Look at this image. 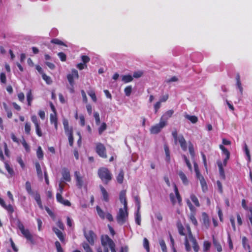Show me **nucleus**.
Masks as SVG:
<instances>
[{
  "mask_svg": "<svg viewBox=\"0 0 252 252\" xmlns=\"http://www.w3.org/2000/svg\"><path fill=\"white\" fill-rule=\"evenodd\" d=\"M195 215L196 214H190L189 216V218L190 220L191 221V222L194 225L197 226L198 222L195 218Z\"/></svg>",
  "mask_w": 252,
  "mask_h": 252,
  "instance_id": "obj_42",
  "label": "nucleus"
},
{
  "mask_svg": "<svg viewBox=\"0 0 252 252\" xmlns=\"http://www.w3.org/2000/svg\"><path fill=\"white\" fill-rule=\"evenodd\" d=\"M119 199L122 203L124 204V209H126L127 202L126 198V190H123L120 193Z\"/></svg>",
  "mask_w": 252,
  "mask_h": 252,
  "instance_id": "obj_11",
  "label": "nucleus"
},
{
  "mask_svg": "<svg viewBox=\"0 0 252 252\" xmlns=\"http://www.w3.org/2000/svg\"><path fill=\"white\" fill-rule=\"evenodd\" d=\"M185 117L188 120H189L192 124H195L198 121V118L195 116L187 115Z\"/></svg>",
  "mask_w": 252,
  "mask_h": 252,
  "instance_id": "obj_38",
  "label": "nucleus"
},
{
  "mask_svg": "<svg viewBox=\"0 0 252 252\" xmlns=\"http://www.w3.org/2000/svg\"><path fill=\"white\" fill-rule=\"evenodd\" d=\"M174 113L173 110H169L167 111L160 118V120L164 122L166 125L167 124L168 120L171 118Z\"/></svg>",
  "mask_w": 252,
  "mask_h": 252,
  "instance_id": "obj_10",
  "label": "nucleus"
},
{
  "mask_svg": "<svg viewBox=\"0 0 252 252\" xmlns=\"http://www.w3.org/2000/svg\"><path fill=\"white\" fill-rule=\"evenodd\" d=\"M17 226L19 230H20L22 234L27 239V240L33 244L34 242V240L33 239L32 235L29 229L25 228L23 224L20 220H18L17 221Z\"/></svg>",
  "mask_w": 252,
  "mask_h": 252,
  "instance_id": "obj_4",
  "label": "nucleus"
},
{
  "mask_svg": "<svg viewBox=\"0 0 252 252\" xmlns=\"http://www.w3.org/2000/svg\"><path fill=\"white\" fill-rule=\"evenodd\" d=\"M218 165L219 167L220 178L221 179L224 180L225 179V175L222 162L221 161L218 162Z\"/></svg>",
  "mask_w": 252,
  "mask_h": 252,
  "instance_id": "obj_17",
  "label": "nucleus"
},
{
  "mask_svg": "<svg viewBox=\"0 0 252 252\" xmlns=\"http://www.w3.org/2000/svg\"><path fill=\"white\" fill-rule=\"evenodd\" d=\"M42 77L47 84L49 85L52 83V80L50 77L47 76L45 73H43Z\"/></svg>",
  "mask_w": 252,
  "mask_h": 252,
  "instance_id": "obj_43",
  "label": "nucleus"
},
{
  "mask_svg": "<svg viewBox=\"0 0 252 252\" xmlns=\"http://www.w3.org/2000/svg\"><path fill=\"white\" fill-rule=\"evenodd\" d=\"M166 125V124L160 120L158 124H157L151 127L150 129V132L152 134H158L160 132L161 129Z\"/></svg>",
  "mask_w": 252,
  "mask_h": 252,
  "instance_id": "obj_8",
  "label": "nucleus"
},
{
  "mask_svg": "<svg viewBox=\"0 0 252 252\" xmlns=\"http://www.w3.org/2000/svg\"><path fill=\"white\" fill-rule=\"evenodd\" d=\"M79 75L78 71L75 69H73L71 71V73L68 74L67 75V79L69 83L70 86L74 85L75 82L74 81V79H78Z\"/></svg>",
  "mask_w": 252,
  "mask_h": 252,
  "instance_id": "obj_9",
  "label": "nucleus"
},
{
  "mask_svg": "<svg viewBox=\"0 0 252 252\" xmlns=\"http://www.w3.org/2000/svg\"><path fill=\"white\" fill-rule=\"evenodd\" d=\"M17 161L19 163L23 169L25 168V165L21 157H18L17 158Z\"/></svg>",
  "mask_w": 252,
  "mask_h": 252,
  "instance_id": "obj_62",
  "label": "nucleus"
},
{
  "mask_svg": "<svg viewBox=\"0 0 252 252\" xmlns=\"http://www.w3.org/2000/svg\"><path fill=\"white\" fill-rule=\"evenodd\" d=\"M242 243L244 249L250 251L251 247L248 243V240L246 237L244 236L242 237Z\"/></svg>",
  "mask_w": 252,
  "mask_h": 252,
  "instance_id": "obj_24",
  "label": "nucleus"
},
{
  "mask_svg": "<svg viewBox=\"0 0 252 252\" xmlns=\"http://www.w3.org/2000/svg\"><path fill=\"white\" fill-rule=\"evenodd\" d=\"M96 210L97 211V213L98 215L99 216V217L102 219H104L105 218V213L101 209V208L99 206H97L96 207Z\"/></svg>",
  "mask_w": 252,
  "mask_h": 252,
  "instance_id": "obj_31",
  "label": "nucleus"
},
{
  "mask_svg": "<svg viewBox=\"0 0 252 252\" xmlns=\"http://www.w3.org/2000/svg\"><path fill=\"white\" fill-rule=\"evenodd\" d=\"M236 79V85H237V86L238 88L239 89V91L240 92L241 94H242V93H243V88H242V85H241V81H240V76L239 73L237 74Z\"/></svg>",
  "mask_w": 252,
  "mask_h": 252,
  "instance_id": "obj_25",
  "label": "nucleus"
},
{
  "mask_svg": "<svg viewBox=\"0 0 252 252\" xmlns=\"http://www.w3.org/2000/svg\"><path fill=\"white\" fill-rule=\"evenodd\" d=\"M21 143H22L24 148L26 150V151L27 152H30V147L29 145L28 144V143H27L25 139L24 138V137H23Z\"/></svg>",
  "mask_w": 252,
  "mask_h": 252,
  "instance_id": "obj_49",
  "label": "nucleus"
},
{
  "mask_svg": "<svg viewBox=\"0 0 252 252\" xmlns=\"http://www.w3.org/2000/svg\"><path fill=\"white\" fill-rule=\"evenodd\" d=\"M185 246L186 250L187 252H189L191 251V247L190 246L188 239L187 236L185 237Z\"/></svg>",
  "mask_w": 252,
  "mask_h": 252,
  "instance_id": "obj_54",
  "label": "nucleus"
},
{
  "mask_svg": "<svg viewBox=\"0 0 252 252\" xmlns=\"http://www.w3.org/2000/svg\"><path fill=\"white\" fill-rule=\"evenodd\" d=\"M220 148L222 151L223 154L225 155V157H230V152L223 145H220Z\"/></svg>",
  "mask_w": 252,
  "mask_h": 252,
  "instance_id": "obj_44",
  "label": "nucleus"
},
{
  "mask_svg": "<svg viewBox=\"0 0 252 252\" xmlns=\"http://www.w3.org/2000/svg\"><path fill=\"white\" fill-rule=\"evenodd\" d=\"M82 246L86 252H93L92 249L90 247L88 243L84 242L82 243Z\"/></svg>",
  "mask_w": 252,
  "mask_h": 252,
  "instance_id": "obj_41",
  "label": "nucleus"
},
{
  "mask_svg": "<svg viewBox=\"0 0 252 252\" xmlns=\"http://www.w3.org/2000/svg\"><path fill=\"white\" fill-rule=\"evenodd\" d=\"M164 149L165 153V160L169 162L170 161V151L167 145H165L164 146Z\"/></svg>",
  "mask_w": 252,
  "mask_h": 252,
  "instance_id": "obj_27",
  "label": "nucleus"
},
{
  "mask_svg": "<svg viewBox=\"0 0 252 252\" xmlns=\"http://www.w3.org/2000/svg\"><path fill=\"white\" fill-rule=\"evenodd\" d=\"M124 92L126 95L127 96H129L130 95L132 92L131 86H128L126 87L125 88Z\"/></svg>",
  "mask_w": 252,
  "mask_h": 252,
  "instance_id": "obj_50",
  "label": "nucleus"
},
{
  "mask_svg": "<svg viewBox=\"0 0 252 252\" xmlns=\"http://www.w3.org/2000/svg\"><path fill=\"white\" fill-rule=\"evenodd\" d=\"M172 135L174 138L175 143H177V141L179 142L181 149L184 151H186L187 150V145L186 141L182 134L178 135V132L176 130L172 131Z\"/></svg>",
  "mask_w": 252,
  "mask_h": 252,
  "instance_id": "obj_3",
  "label": "nucleus"
},
{
  "mask_svg": "<svg viewBox=\"0 0 252 252\" xmlns=\"http://www.w3.org/2000/svg\"><path fill=\"white\" fill-rule=\"evenodd\" d=\"M183 157L184 158V159L188 166V167L189 168V169L191 171L192 170V166H191V163H190L189 162V159L187 158V156L185 155H184L183 156Z\"/></svg>",
  "mask_w": 252,
  "mask_h": 252,
  "instance_id": "obj_56",
  "label": "nucleus"
},
{
  "mask_svg": "<svg viewBox=\"0 0 252 252\" xmlns=\"http://www.w3.org/2000/svg\"><path fill=\"white\" fill-rule=\"evenodd\" d=\"M81 58L83 63L85 64L90 61V57L86 55L81 56Z\"/></svg>",
  "mask_w": 252,
  "mask_h": 252,
  "instance_id": "obj_57",
  "label": "nucleus"
},
{
  "mask_svg": "<svg viewBox=\"0 0 252 252\" xmlns=\"http://www.w3.org/2000/svg\"><path fill=\"white\" fill-rule=\"evenodd\" d=\"M107 125L106 123H102L100 126L98 128V133L99 135H101L102 132L106 129Z\"/></svg>",
  "mask_w": 252,
  "mask_h": 252,
  "instance_id": "obj_51",
  "label": "nucleus"
},
{
  "mask_svg": "<svg viewBox=\"0 0 252 252\" xmlns=\"http://www.w3.org/2000/svg\"><path fill=\"white\" fill-rule=\"evenodd\" d=\"M35 166L38 177L40 179H42V172L40 163L38 162H36L35 163Z\"/></svg>",
  "mask_w": 252,
  "mask_h": 252,
  "instance_id": "obj_23",
  "label": "nucleus"
},
{
  "mask_svg": "<svg viewBox=\"0 0 252 252\" xmlns=\"http://www.w3.org/2000/svg\"><path fill=\"white\" fill-rule=\"evenodd\" d=\"M177 225L180 235L181 236H186V234L184 232L185 228L182 224L181 222H178Z\"/></svg>",
  "mask_w": 252,
  "mask_h": 252,
  "instance_id": "obj_29",
  "label": "nucleus"
},
{
  "mask_svg": "<svg viewBox=\"0 0 252 252\" xmlns=\"http://www.w3.org/2000/svg\"><path fill=\"white\" fill-rule=\"evenodd\" d=\"M3 208L7 211L10 215H11L14 212V208L11 204H5Z\"/></svg>",
  "mask_w": 252,
  "mask_h": 252,
  "instance_id": "obj_30",
  "label": "nucleus"
},
{
  "mask_svg": "<svg viewBox=\"0 0 252 252\" xmlns=\"http://www.w3.org/2000/svg\"><path fill=\"white\" fill-rule=\"evenodd\" d=\"M159 244L163 252H167L166 245L165 241L163 239L159 240Z\"/></svg>",
  "mask_w": 252,
  "mask_h": 252,
  "instance_id": "obj_46",
  "label": "nucleus"
},
{
  "mask_svg": "<svg viewBox=\"0 0 252 252\" xmlns=\"http://www.w3.org/2000/svg\"><path fill=\"white\" fill-rule=\"evenodd\" d=\"M4 167L8 173L10 177H12L14 176L15 173L12 167H10L8 162H4Z\"/></svg>",
  "mask_w": 252,
  "mask_h": 252,
  "instance_id": "obj_19",
  "label": "nucleus"
},
{
  "mask_svg": "<svg viewBox=\"0 0 252 252\" xmlns=\"http://www.w3.org/2000/svg\"><path fill=\"white\" fill-rule=\"evenodd\" d=\"M99 188L102 195V200L108 202L109 201V194L105 189L102 186H99Z\"/></svg>",
  "mask_w": 252,
  "mask_h": 252,
  "instance_id": "obj_14",
  "label": "nucleus"
},
{
  "mask_svg": "<svg viewBox=\"0 0 252 252\" xmlns=\"http://www.w3.org/2000/svg\"><path fill=\"white\" fill-rule=\"evenodd\" d=\"M213 244L216 249L218 252H221L222 251L221 246L219 241L215 237L214 235L212 237Z\"/></svg>",
  "mask_w": 252,
  "mask_h": 252,
  "instance_id": "obj_15",
  "label": "nucleus"
},
{
  "mask_svg": "<svg viewBox=\"0 0 252 252\" xmlns=\"http://www.w3.org/2000/svg\"><path fill=\"white\" fill-rule=\"evenodd\" d=\"M127 207L126 209L120 208L119 213L117 214L116 219L119 224L121 225L124 224L126 221V219L128 217Z\"/></svg>",
  "mask_w": 252,
  "mask_h": 252,
  "instance_id": "obj_5",
  "label": "nucleus"
},
{
  "mask_svg": "<svg viewBox=\"0 0 252 252\" xmlns=\"http://www.w3.org/2000/svg\"><path fill=\"white\" fill-rule=\"evenodd\" d=\"M178 175L182 180L183 183L185 185H187L189 183V181L185 174L182 171H180Z\"/></svg>",
  "mask_w": 252,
  "mask_h": 252,
  "instance_id": "obj_21",
  "label": "nucleus"
},
{
  "mask_svg": "<svg viewBox=\"0 0 252 252\" xmlns=\"http://www.w3.org/2000/svg\"><path fill=\"white\" fill-rule=\"evenodd\" d=\"M100 242L101 247L97 249V252H116L115 243L107 235H102Z\"/></svg>",
  "mask_w": 252,
  "mask_h": 252,
  "instance_id": "obj_1",
  "label": "nucleus"
},
{
  "mask_svg": "<svg viewBox=\"0 0 252 252\" xmlns=\"http://www.w3.org/2000/svg\"><path fill=\"white\" fill-rule=\"evenodd\" d=\"M174 189L175 195L177 198L178 204L180 205H181V203H182V199L180 194L178 188H177V186L176 185V184L174 185Z\"/></svg>",
  "mask_w": 252,
  "mask_h": 252,
  "instance_id": "obj_20",
  "label": "nucleus"
},
{
  "mask_svg": "<svg viewBox=\"0 0 252 252\" xmlns=\"http://www.w3.org/2000/svg\"><path fill=\"white\" fill-rule=\"evenodd\" d=\"M74 176L76 181V185L78 188L81 189L83 185V178L80 176V173L78 171H75Z\"/></svg>",
  "mask_w": 252,
  "mask_h": 252,
  "instance_id": "obj_12",
  "label": "nucleus"
},
{
  "mask_svg": "<svg viewBox=\"0 0 252 252\" xmlns=\"http://www.w3.org/2000/svg\"><path fill=\"white\" fill-rule=\"evenodd\" d=\"M189 151L192 158H194L195 156V152L193 144L190 141L189 142Z\"/></svg>",
  "mask_w": 252,
  "mask_h": 252,
  "instance_id": "obj_40",
  "label": "nucleus"
},
{
  "mask_svg": "<svg viewBox=\"0 0 252 252\" xmlns=\"http://www.w3.org/2000/svg\"><path fill=\"white\" fill-rule=\"evenodd\" d=\"M200 183L203 191L207 189V185L204 178H201Z\"/></svg>",
  "mask_w": 252,
  "mask_h": 252,
  "instance_id": "obj_48",
  "label": "nucleus"
},
{
  "mask_svg": "<svg viewBox=\"0 0 252 252\" xmlns=\"http://www.w3.org/2000/svg\"><path fill=\"white\" fill-rule=\"evenodd\" d=\"M25 188L27 192L30 195H33V192L32 190L31 184L29 181H27L25 184Z\"/></svg>",
  "mask_w": 252,
  "mask_h": 252,
  "instance_id": "obj_36",
  "label": "nucleus"
},
{
  "mask_svg": "<svg viewBox=\"0 0 252 252\" xmlns=\"http://www.w3.org/2000/svg\"><path fill=\"white\" fill-rule=\"evenodd\" d=\"M95 151L99 157L104 158H107L106 148L103 144L101 143H97L96 146Z\"/></svg>",
  "mask_w": 252,
  "mask_h": 252,
  "instance_id": "obj_7",
  "label": "nucleus"
},
{
  "mask_svg": "<svg viewBox=\"0 0 252 252\" xmlns=\"http://www.w3.org/2000/svg\"><path fill=\"white\" fill-rule=\"evenodd\" d=\"M31 125L29 123L27 122L25 125V131L28 135L30 134L31 132Z\"/></svg>",
  "mask_w": 252,
  "mask_h": 252,
  "instance_id": "obj_55",
  "label": "nucleus"
},
{
  "mask_svg": "<svg viewBox=\"0 0 252 252\" xmlns=\"http://www.w3.org/2000/svg\"><path fill=\"white\" fill-rule=\"evenodd\" d=\"M190 198L196 207H198L200 206L198 198L194 194H191L190 195Z\"/></svg>",
  "mask_w": 252,
  "mask_h": 252,
  "instance_id": "obj_33",
  "label": "nucleus"
},
{
  "mask_svg": "<svg viewBox=\"0 0 252 252\" xmlns=\"http://www.w3.org/2000/svg\"><path fill=\"white\" fill-rule=\"evenodd\" d=\"M187 203L191 212L190 214H196V210L189 199L187 200Z\"/></svg>",
  "mask_w": 252,
  "mask_h": 252,
  "instance_id": "obj_39",
  "label": "nucleus"
},
{
  "mask_svg": "<svg viewBox=\"0 0 252 252\" xmlns=\"http://www.w3.org/2000/svg\"><path fill=\"white\" fill-rule=\"evenodd\" d=\"M84 235L88 242V244L91 246H94V241L97 238L96 235L95 233L93 230H89L88 231H84Z\"/></svg>",
  "mask_w": 252,
  "mask_h": 252,
  "instance_id": "obj_6",
  "label": "nucleus"
},
{
  "mask_svg": "<svg viewBox=\"0 0 252 252\" xmlns=\"http://www.w3.org/2000/svg\"><path fill=\"white\" fill-rule=\"evenodd\" d=\"M143 246L146 249L147 252H150L149 242L146 238H144L143 239Z\"/></svg>",
  "mask_w": 252,
  "mask_h": 252,
  "instance_id": "obj_47",
  "label": "nucleus"
},
{
  "mask_svg": "<svg viewBox=\"0 0 252 252\" xmlns=\"http://www.w3.org/2000/svg\"><path fill=\"white\" fill-rule=\"evenodd\" d=\"M94 118L95 120V123L97 125H99L100 123V120L99 117V114L98 112H95L94 114Z\"/></svg>",
  "mask_w": 252,
  "mask_h": 252,
  "instance_id": "obj_58",
  "label": "nucleus"
},
{
  "mask_svg": "<svg viewBox=\"0 0 252 252\" xmlns=\"http://www.w3.org/2000/svg\"><path fill=\"white\" fill-rule=\"evenodd\" d=\"M53 231L55 233L58 238L62 242H64V237L63 233L59 230L57 228L54 227L53 228Z\"/></svg>",
  "mask_w": 252,
  "mask_h": 252,
  "instance_id": "obj_18",
  "label": "nucleus"
},
{
  "mask_svg": "<svg viewBox=\"0 0 252 252\" xmlns=\"http://www.w3.org/2000/svg\"><path fill=\"white\" fill-rule=\"evenodd\" d=\"M36 154L37 157L39 159H42L43 158L44 154L41 147H38Z\"/></svg>",
  "mask_w": 252,
  "mask_h": 252,
  "instance_id": "obj_52",
  "label": "nucleus"
},
{
  "mask_svg": "<svg viewBox=\"0 0 252 252\" xmlns=\"http://www.w3.org/2000/svg\"><path fill=\"white\" fill-rule=\"evenodd\" d=\"M98 175L104 184H107L112 180V174L108 168L101 167L98 170Z\"/></svg>",
  "mask_w": 252,
  "mask_h": 252,
  "instance_id": "obj_2",
  "label": "nucleus"
},
{
  "mask_svg": "<svg viewBox=\"0 0 252 252\" xmlns=\"http://www.w3.org/2000/svg\"><path fill=\"white\" fill-rule=\"evenodd\" d=\"M88 94L91 97L92 100L94 102H96L97 101V98L95 92L94 90H90L88 92Z\"/></svg>",
  "mask_w": 252,
  "mask_h": 252,
  "instance_id": "obj_37",
  "label": "nucleus"
},
{
  "mask_svg": "<svg viewBox=\"0 0 252 252\" xmlns=\"http://www.w3.org/2000/svg\"><path fill=\"white\" fill-rule=\"evenodd\" d=\"M202 218L204 225L206 226H209L210 223L208 215L205 212L202 213Z\"/></svg>",
  "mask_w": 252,
  "mask_h": 252,
  "instance_id": "obj_32",
  "label": "nucleus"
},
{
  "mask_svg": "<svg viewBox=\"0 0 252 252\" xmlns=\"http://www.w3.org/2000/svg\"><path fill=\"white\" fill-rule=\"evenodd\" d=\"M62 174L63 180L66 182H70L71 181L70 172L67 168L64 167L63 169Z\"/></svg>",
  "mask_w": 252,
  "mask_h": 252,
  "instance_id": "obj_13",
  "label": "nucleus"
},
{
  "mask_svg": "<svg viewBox=\"0 0 252 252\" xmlns=\"http://www.w3.org/2000/svg\"><path fill=\"white\" fill-rule=\"evenodd\" d=\"M211 244L208 241H204L203 242V252H208L211 248Z\"/></svg>",
  "mask_w": 252,
  "mask_h": 252,
  "instance_id": "obj_35",
  "label": "nucleus"
},
{
  "mask_svg": "<svg viewBox=\"0 0 252 252\" xmlns=\"http://www.w3.org/2000/svg\"><path fill=\"white\" fill-rule=\"evenodd\" d=\"M58 56L60 58V60L62 62H65L66 60V56L63 52H60L58 54Z\"/></svg>",
  "mask_w": 252,
  "mask_h": 252,
  "instance_id": "obj_60",
  "label": "nucleus"
},
{
  "mask_svg": "<svg viewBox=\"0 0 252 252\" xmlns=\"http://www.w3.org/2000/svg\"><path fill=\"white\" fill-rule=\"evenodd\" d=\"M135 222L137 224L139 225H141V215L138 209H137L135 215Z\"/></svg>",
  "mask_w": 252,
  "mask_h": 252,
  "instance_id": "obj_45",
  "label": "nucleus"
},
{
  "mask_svg": "<svg viewBox=\"0 0 252 252\" xmlns=\"http://www.w3.org/2000/svg\"><path fill=\"white\" fill-rule=\"evenodd\" d=\"M45 209L46 212L48 213L49 215L53 219L55 218V216L54 213L50 209V208L48 207H45Z\"/></svg>",
  "mask_w": 252,
  "mask_h": 252,
  "instance_id": "obj_64",
  "label": "nucleus"
},
{
  "mask_svg": "<svg viewBox=\"0 0 252 252\" xmlns=\"http://www.w3.org/2000/svg\"><path fill=\"white\" fill-rule=\"evenodd\" d=\"M35 131H36V133L37 135L39 137H41L42 136V132L41 129L40 128V125H38L35 126Z\"/></svg>",
  "mask_w": 252,
  "mask_h": 252,
  "instance_id": "obj_59",
  "label": "nucleus"
},
{
  "mask_svg": "<svg viewBox=\"0 0 252 252\" xmlns=\"http://www.w3.org/2000/svg\"><path fill=\"white\" fill-rule=\"evenodd\" d=\"M0 81L2 83L5 84L6 82V75L4 73H1L0 74Z\"/></svg>",
  "mask_w": 252,
  "mask_h": 252,
  "instance_id": "obj_63",
  "label": "nucleus"
},
{
  "mask_svg": "<svg viewBox=\"0 0 252 252\" xmlns=\"http://www.w3.org/2000/svg\"><path fill=\"white\" fill-rule=\"evenodd\" d=\"M190 240L192 243V247L193 249V250L195 252H198L199 250V247L198 246V243L194 237H191V239H189Z\"/></svg>",
  "mask_w": 252,
  "mask_h": 252,
  "instance_id": "obj_22",
  "label": "nucleus"
},
{
  "mask_svg": "<svg viewBox=\"0 0 252 252\" xmlns=\"http://www.w3.org/2000/svg\"><path fill=\"white\" fill-rule=\"evenodd\" d=\"M124 178V172L123 170L121 169L119 173L116 178L118 183L120 184H122L123 183Z\"/></svg>",
  "mask_w": 252,
  "mask_h": 252,
  "instance_id": "obj_26",
  "label": "nucleus"
},
{
  "mask_svg": "<svg viewBox=\"0 0 252 252\" xmlns=\"http://www.w3.org/2000/svg\"><path fill=\"white\" fill-rule=\"evenodd\" d=\"M51 42L53 44H57V45H64L65 46L64 43L60 39L58 38H54L52 39L51 41Z\"/></svg>",
  "mask_w": 252,
  "mask_h": 252,
  "instance_id": "obj_53",
  "label": "nucleus"
},
{
  "mask_svg": "<svg viewBox=\"0 0 252 252\" xmlns=\"http://www.w3.org/2000/svg\"><path fill=\"white\" fill-rule=\"evenodd\" d=\"M122 80L125 83H127L131 82L133 80V77L129 74L123 75Z\"/></svg>",
  "mask_w": 252,
  "mask_h": 252,
  "instance_id": "obj_28",
  "label": "nucleus"
},
{
  "mask_svg": "<svg viewBox=\"0 0 252 252\" xmlns=\"http://www.w3.org/2000/svg\"><path fill=\"white\" fill-rule=\"evenodd\" d=\"M27 101H28V105L29 106H31V104H32V101L33 99L32 92L31 90H30L29 91V92H28V93L27 94Z\"/></svg>",
  "mask_w": 252,
  "mask_h": 252,
  "instance_id": "obj_34",
  "label": "nucleus"
},
{
  "mask_svg": "<svg viewBox=\"0 0 252 252\" xmlns=\"http://www.w3.org/2000/svg\"><path fill=\"white\" fill-rule=\"evenodd\" d=\"M50 123L54 125L55 129H58V119L57 117V113L51 114L50 116Z\"/></svg>",
  "mask_w": 252,
  "mask_h": 252,
  "instance_id": "obj_16",
  "label": "nucleus"
},
{
  "mask_svg": "<svg viewBox=\"0 0 252 252\" xmlns=\"http://www.w3.org/2000/svg\"><path fill=\"white\" fill-rule=\"evenodd\" d=\"M55 246L57 249V252H63V251L61 247V244L59 241L55 242Z\"/></svg>",
  "mask_w": 252,
  "mask_h": 252,
  "instance_id": "obj_61",
  "label": "nucleus"
}]
</instances>
